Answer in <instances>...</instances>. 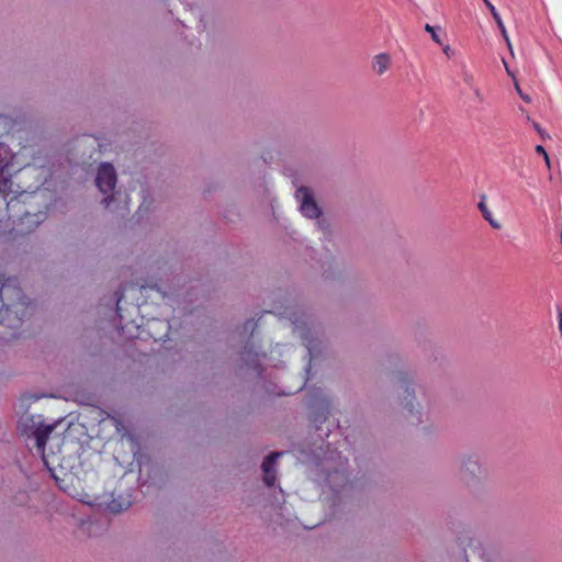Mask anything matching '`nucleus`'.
Here are the masks:
<instances>
[{
	"label": "nucleus",
	"instance_id": "obj_1",
	"mask_svg": "<svg viewBox=\"0 0 562 562\" xmlns=\"http://www.w3.org/2000/svg\"><path fill=\"white\" fill-rule=\"evenodd\" d=\"M16 154H12L9 146L0 143V195L5 201L7 211L15 209L19 215V233H29L45 218L44 212H32L31 207L37 204L36 200L43 192L40 187L46 181L47 175L44 165L34 158L32 164L16 167Z\"/></svg>",
	"mask_w": 562,
	"mask_h": 562
},
{
	"label": "nucleus",
	"instance_id": "obj_2",
	"mask_svg": "<svg viewBox=\"0 0 562 562\" xmlns=\"http://www.w3.org/2000/svg\"><path fill=\"white\" fill-rule=\"evenodd\" d=\"M19 429L22 435L32 436L35 439L37 450L43 453L47 439L54 430V426L37 424L34 416L27 415L21 417L19 420Z\"/></svg>",
	"mask_w": 562,
	"mask_h": 562
},
{
	"label": "nucleus",
	"instance_id": "obj_3",
	"mask_svg": "<svg viewBox=\"0 0 562 562\" xmlns=\"http://www.w3.org/2000/svg\"><path fill=\"white\" fill-rule=\"evenodd\" d=\"M95 184L101 193H113L116 184V172L111 164L103 162L100 165L95 178Z\"/></svg>",
	"mask_w": 562,
	"mask_h": 562
},
{
	"label": "nucleus",
	"instance_id": "obj_4",
	"mask_svg": "<svg viewBox=\"0 0 562 562\" xmlns=\"http://www.w3.org/2000/svg\"><path fill=\"white\" fill-rule=\"evenodd\" d=\"M296 199L300 200V210L304 216L310 218L319 217L322 211L308 188L300 187L296 191Z\"/></svg>",
	"mask_w": 562,
	"mask_h": 562
},
{
	"label": "nucleus",
	"instance_id": "obj_5",
	"mask_svg": "<svg viewBox=\"0 0 562 562\" xmlns=\"http://www.w3.org/2000/svg\"><path fill=\"white\" fill-rule=\"evenodd\" d=\"M283 456V452H272L262 462L263 482L267 486H272L277 480L274 464Z\"/></svg>",
	"mask_w": 562,
	"mask_h": 562
},
{
	"label": "nucleus",
	"instance_id": "obj_6",
	"mask_svg": "<svg viewBox=\"0 0 562 562\" xmlns=\"http://www.w3.org/2000/svg\"><path fill=\"white\" fill-rule=\"evenodd\" d=\"M395 385H396V391L401 394V392H403L405 395L404 400L407 401L406 404H405V407L407 408L408 413L411 415L414 414V405H413V402L412 400L414 398V394L409 392V380L407 378V374L406 373H403V372H398L396 375H395Z\"/></svg>",
	"mask_w": 562,
	"mask_h": 562
},
{
	"label": "nucleus",
	"instance_id": "obj_7",
	"mask_svg": "<svg viewBox=\"0 0 562 562\" xmlns=\"http://www.w3.org/2000/svg\"><path fill=\"white\" fill-rule=\"evenodd\" d=\"M146 289H157L158 291H160V288L158 286L157 283H154V284H147V283H142V284H128V285H125L121 289V294L120 296L117 297V302H116V306H117V316H121L119 314L120 310H121V303L123 301V299L127 295V292L128 291H136V292H139L142 293L143 290H146Z\"/></svg>",
	"mask_w": 562,
	"mask_h": 562
},
{
	"label": "nucleus",
	"instance_id": "obj_8",
	"mask_svg": "<svg viewBox=\"0 0 562 562\" xmlns=\"http://www.w3.org/2000/svg\"><path fill=\"white\" fill-rule=\"evenodd\" d=\"M390 67H391L390 55H387L385 53H381L373 57L372 69L376 75H379V76L383 75L384 72H386L389 70Z\"/></svg>",
	"mask_w": 562,
	"mask_h": 562
},
{
	"label": "nucleus",
	"instance_id": "obj_9",
	"mask_svg": "<svg viewBox=\"0 0 562 562\" xmlns=\"http://www.w3.org/2000/svg\"><path fill=\"white\" fill-rule=\"evenodd\" d=\"M477 206H479V210H480V212H481V214H482L483 218H484L485 221H487V222H488V224H490L493 228H495V229H501V228H502V223H501L498 220L494 218L493 213L491 212V210H490V209H488V206L486 205V203H485V196H482V199H481V201H480V203H479V205H477Z\"/></svg>",
	"mask_w": 562,
	"mask_h": 562
},
{
	"label": "nucleus",
	"instance_id": "obj_10",
	"mask_svg": "<svg viewBox=\"0 0 562 562\" xmlns=\"http://www.w3.org/2000/svg\"><path fill=\"white\" fill-rule=\"evenodd\" d=\"M483 2L485 3V5L487 7V9L490 10L491 12V15H493L497 26L499 27L505 41L507 42L508 46H510V42H509V38H508V35H507V31H506V27L503 23V20L499 15V13L497 12L496 8L490 2V0H483Z\"/></svg>",
	"mask_w": 562,
	"mask_h": 562
},
{
	"label": "nucleus",
	"instance_id": "obj_11",
	"mask_svg": "<svg viewBox=\"0 0 562 562\" xmlns=\"http://www.w3.org/2000/svg\"><path fill=\"white\" fill-rule=\"evenodd\" d=\"M133 326L135 327H139V326H147L149 329H153V328H156L158 326H164L166 328H169V322H168V318H156V317H153V318H146V323H142V324H135L134 319H132L130 322Z\"/></svg>",
	"mask_w": 562,
	"mask_h": 562
},
{
	"label": "nucleus",
	"instance_id": "obj_12",
	"mask_svg": "<svg viewBox=\"0 0 562 562\" xmlns=\"http://www.w3.org/2000/svg\"><path fill=\"white\" fill-rule=\"evenodd\" d=\"M462 471L464 473L475 475L477 472H480V465L476 460H474L472 458H468V460L464 461L462 464Z\"/></svg>",
	"mask_w": 562,
	"mask_h": 562
},
{
	"label": "nucleus",
	"instance_id": "obj_13",
	"mask_svg": "<svg viewBox=\"0 0 562 562\" xmlns=\"http://www.w3.org/2000/svg\"><path fill=\"white\" fill-rule=\"evenodd\" d=\"M339 474H340V472L338 469H334L333 471L329 470L327 472V480H328V483L331 485V487H334V485H340L339 483L335 482V476H337Z\"/></svg>",
	"mask_w": 562,
	"mask_h": 562
},
{
	"label": "nucleus",
	"instance_id": "obj_14",
	"mask_svg": "<svg viewBox=\"0 0 562 562\" xmlns=\"http://www.w3.org/2000/svg\"><path fill=\"white\" fill-rule=\"evenodd\" d=\"M425 30L431 34V38L439 45H441V41H440V37L439 35L436 33V30L434 26L429 25V24H426L425 25Z\"/></svg>",
	"mask_w": 562,
	"mask_h": 562
},
{
	"label": "nucleus",
	"instance_id": "obj_15",
	"mask_svg": "<svg viewBox=\"0 0 562 562\" xmlns=\"http://www.w3.org/2000/svg\"><path fill=\"white\" fill-rule=\"evenodd\" d=\"M536 153L543 156L547 167L550 168V158L542 145H537L535 148Z\"/></svg>",
	"mask_w": 562,
	"mask_h": 562
},
{
	"label": "nucleus",
	"instance_id": "obj_16",
	"mask_svg": "<svg viewBox=\"0 0 562 562\" xmlns=\"http://www.w3.org/2000/svg\"><path fill=\"white\" fill-rule=\"evenodd\" d=\"M463 80H464V82H465L469 87H471V88L476 87V86H475V83H474V77H473V75H472V74L465 72V74L463 75Z\"/></svg>",
	"mask_w": 562,
	"mask_h": 562
},
{
	"label": "nucleus",
	"instance_id": "obj_17",
	"mask_svg": "<svg viewBox=\"0 0 562 562\" xmlns=\"http://www.w3.org/2000/svg\"><path fill=\"white\" fill-rule=\"evenodd\" d=\"M116 195H120V193H119V192H115V193H113V194H110V195L105 196V198L102 200V203H103L106 207H109V206H110V204L115 200Z\"/></svg>",
	"mask_w": 562,
	"mask_h": 562
},
{
	"label": "nucleus",
	"instance_id": "obj_18",
	"mask_svg": "<svg viewBox=\"0 0 562 562\" xmlns=\"http://www.w3.org/2000/svg\"><path fill=\"white\" fill-rule=\"evenodd\" d=\"M7 132H8V128H7V117L5 116H0V134L7 133Z\"/></svg>",
	"mask_w": 562,
	"mask_h": 562
},
{
	"label": "nucleus",
	"instance_id": "obj_19",
	"mask_svg": "<svg viewBox=\"0 0 562 562\" xmlns=\"http://www.w3.org/2000/svg\"><path fill=\"white\" fill-rule=\"evenodd\" d=\"M516 90H517L518 94L520 95V98H521L525 102H527V103L531 102L530 97H529V95H527V94H525V93H522V91L520 90V88H519L518 83H516Z\"/></svg>",
	"mask_w": 562,
	"mask_h": 562
},
{
	"label": "nucleus",
	"instance_id": "obj_20",
	"mask_svg": "<svg viewBox=\"0 0 562 562\" xmlns=\"http://www.w3.org/2000/svg\"><path fill=\"white\" fill-rule=\"evenodd\" d=\"M533 128L541 135L542 138L547 137L548 134L541 128L540 124L537 122L532 123Z\"/></svg>",
	"mask_w": 562,
	"mask_h": 562
},
{
	"label": "nucleus",
	"instance_id": "obj_21",
	"mask_svg": "<svg viewBox=\"0 0 562 562\" xmlns=\"http://www.w3.org/2000/svg\"><path fill=\"white\" fill-rule=\"evenodd\" d=\"M472 89H473V91H474V94H475L476 99H477L480 102H482V101H483V95H482L481 90H480L477 87H474V88H472Z\"/></svg>",
	"mask_w": 562,
	"mask_h": 562
},
{
	"label": "nucleus",
	"instance_id": "obj_22",
	"mask_svg": "<svg viewBox=\"0 0 562 562\" xmlns=\"http://www.w3.org/2000/svg\"><path fill=\"white\" fill-rule=\"evenodd\" d=\"M252 319H254V318H251V321H252ZM245 326H246V327H254V326H255V324H252V323L250 322V319H249L248 322H246Z\"/></svg>",
	"mask_w": 562,
	"mask_h": 562
},
{
	"label": "nucleus",
	"instance_id": "obj_23",
	"mask_svg": "<svg viewBox=\"0 0 562 562\" xmlns=\"http://www.w3.org/2000/svg\"><path fill=\"white\" fill-rule=\"evenodd\" d=\"M559 329L562 331V318H559Z\"/></svg>",
	"mask_w": 562,
	"mask_h": 562
},
{
	"label": "nucleus",
	"instance_id": "obj_24",
	"mask_svg": "<svg viewBox=\"0 0 562 562\" xmlns=\"http://www.w3.org/2000/svg\"><path fill=\"white\" fill-rule=\"evenodd\" d=\"M4 319H5V318H0V324H3V321H4Z\"/></svg>",
	"mask_w": 562,
	"mask_h": 562
}]
</instances>
